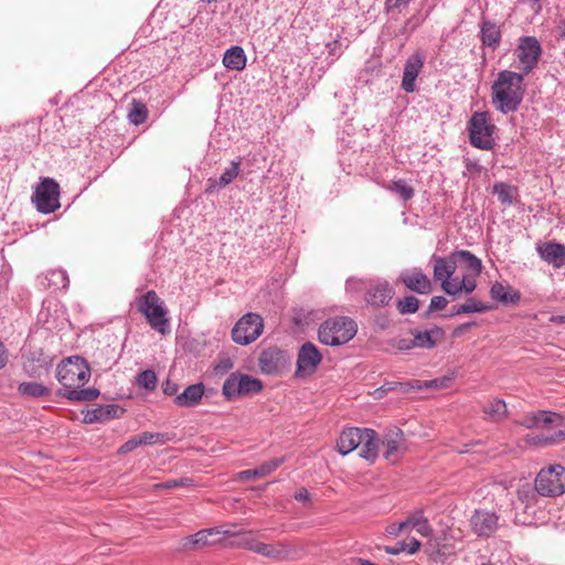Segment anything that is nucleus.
<instances>
[{
  "mask_svg": "<svg viewBox=\"0 0 565 565\" xmlns=\"http://www.w3.org/2000/svg\"><path fill=\"white\" fill-rule=\"evenodd\" d=\"M531 2V9L539 13L542 10V1L543 0H529Z\"/></svg>",
  "mask_w": 565,
  "mask_h": 565,
  "instance_id": "338daca9",
  "label": "nucleus"
},
{
  "mask_svg": "<svg viewBox=\"0 0 565 565\" xmlns=\"http://www.w3.org/2000/svg\"><path fill=\"white\" fill-rule=\"evenodd\" d=\"M473 531L480 536H490L498 527V516L489 511H476L471 518Z\"/></svg>",
  "mask_w": 565,
  "mask_h": 565,
  "instance_id": "4be33fe9",
  "label": "nucleus"
},
{
  "mask_svg": "<svg viewBox=\"0 0 565 565\" xmlns=\"http://www.w3.org/2000/svg\"><path fill=\"white\" fill-rule=\"evenodd\" d=\"M258 361L263 373L274 374L285 366L287 355L285 351L278 348H268L262 351Z\"/></svg>",
  "mask_w": 565,
  "mask_h": 565,
  "instance_id": "f3484780",
  "label": "nucleus"
},
{
  "mask_svg": "<svg viewBox=\"0 0 565 565\" xmlns=\"http://www.w3.org/2000/svg\"><path fill=\"white\" fill-rule=\"evenodd\" d=\"M402 439L403 431L399 428L394 427L386 433L382 441V445L385 447L383 452L385 459L396 460Z\"/></svg>",
  "mask_w": 565,
  "mask_h": 565,
  "instance_id": "cd10ccee",
  "label": "nucleus"
},
{
  "mask_svg": "<svg viewBox=\"0 0 565 565\" xmlns=\"http://www.w3.org/2000/svg\"><path fill=\"white\" fill-rule=\"evenodd\" d=\"M263 329V318L258 313L248 312L233 327L232 339L237 344L247 345L260 337Z\"/></svg>",
  "mask_w": 565,
  "mask_h": 565,
  "instance_id": "1a4fd4ad",
  "label": "nucleus"
},
{
  "mask_svg": "<svg viewBox=\"0 0 565 565\" xmlns=\"http://www.w3.org/2000/svg\"><path fill=\"white\" fill-rule=\"evenodd\" d=\"M205 387L202 383L189 385L181 394L174 397V403L180 407H194L202 399Z\"/></svg>",
  "mask_w": 565,
  "mask_h": 565,
  "instance_id": "393cba45",
  "label": "nucleus"
},
{
  "mask_svg": "<svg viewBox=\"0 0 565 565\" xmlns=\"http://www.w3.org/2000/svg\"><path fill=\"white\" fill-rule=\"evenodd\" d=\"M221 533L226 536H234L235 540L232 542V545L236 547H242L254 552L255 545L258 544V541L255 537H253L250 533L247 532L236 533L232 530H222Z\"/></svg>",
  "mask_w": 565,
  "mask_h": 565,
  "instance_id": "f704fd0d",
  "label": "nucleus"
},
{
  "mask_svg": "<svg viewBox=\"0 0 565 565\" xmlns=\"http://www.w3.org/2000/svg\"><path fill=\"white\" fill-rule=\"evenodd\" d=\"M60 185L51 179L44 178L36 186L32 201L39 212L49 214L60 207Z\"/></svg>",
  "mask_w": 565,
  "mask_h": 565,
  "instance_id": "9d476101",
  "label": "nucleus"
},
{
  "mask_svg": "<svg viewBox=\"0 0 565 565\" xmlns=\"http://www.w3.org/2000/svg\"><path fill=\"white\" fill-rule=\"evenodd\" d=\"M295 499L299 502H309L311 498L308 490L306 488H301L295 493Z\"/></svg>",
  "mask_w": 565,
  "mask_h": 565,
  "instance_id": "0e129e2a",
  "label": "nucleus"
},
{
  "mask_svg": "<svg viewBox=\"0 0 565 565\" xmlns=\"http://www.w3.org/2000/svg\"><path fill=\"white\" fill-rule=\"evenodd\" d=\"M541 259L547 264L553 265L554 268H562L565 266V245L548 241L539 242L535 247Z\"/></svg>",
  "mask_w": 565,
  "mask_h": 565,
  "instance_id": "2eb2a0df",
  "label": "nucleus"
},
{
  "mask_svg": "<svg viewBox=\"0 0 565 565\" xmlns=\"http://www.w3.org/2000/svg\"><path fill=\"white\" fill-rule=\"evenodd\" d=\"M409 0H386L385 6L387 11L399 9L403 6H406Z\"/></svg>",
  "mask_w": 565,
  "mask_h": 565,
  "instance_id": "680f3d73",
  "label": "nucleus"
},
{
  "mask_svg": "<svg viewBox=\"0 0 565 565\" xmlns=\"http://www.w3.org/2000/svg\"><path fill=\"white\" fill-rule=\"evenodd\" d=\"M495 126L489 120L487 111H476L468 121L470 143L479 149L490 150L494 146Z\"/></svg>",
  "mask_w": 565,
  "mask_h": 565,
  "instance_id": "39448f33",
  "label": "nucleus"
},
{
  "mask_svg": "<svg viewBox=\"0 0 565 565\" xmlns=\"http://www.w3.org/2000/svg\"><path fill=\"white\" fill-rule=\"evenodd\" d=\"M136 307L153 330L161 334L169 332L168 309L154 290L138 297Z\"/></svg>",
  "mask_w": 565,
  "mask_h": 565,
  "instance_id": "7ed1b4c3",
  "label": "nucleus"
},
{
  "mask_svg": "<svg viewBox=\"0 0 565 565\" xmlns=\"http://www.w3.org/2000/svg\"><path fill=\"white\" fill-rule=\"evenodd\" d=\"M484 413L494 420H500L507 413V405L502 399H493L483 408Z\"/></svg>",
  "mask_w": 565,
  "mask_h": 565,
  "instance_id": "ea45409f",
  "label": "nucleus"
},
{
  "mask_svg": "<svg viewBox=\"0 0 565 565\" xmlns=\"http://www.w3.org/2000/svg\"><path fill=\"white\" fill-rule=\"evenodd\" d=\"M179 390V386L177 383L170 381V380H167L163 384H162V391L166 395H169V396H172V395H175L177 392Z\"/></svg>",
  "mask_w": 565,
  "mask_h": 565,
  "instance_id": "13d9d810",
  "label": "nucleus"
},
{
  "mask_svg": "<svg viewBox=\"0 0 565 565\" xmlns=\"http://www.w3.org/2000/svg\"><path fill=\"white\" fill-rule=\"evenodd\" d=\"M162 435L159 433H150L145 431L141 435H138L140 440V445H153L161 439Z\"/></svg>",
  "mask_w": 565,
  "mask_h": 565,
  "instance_id": "3c124183",
  "label": "nucleus"
},
{
  "mask_svg": "<svg viewBox=\"0 0 565 565\" xmlns=\"http://www.w3.org/2000/svg\"><path fill=\"white\" fill-rule=\"evenodd\" d=\"M122 412L117 405L99 406L88 411L85 415L86 423L105 422L118 417V413Z\"/></svg>",
  "mask_w": 565,
  "mask_h": 565,
  "instance_id": "473e14b6",
  "label": "nucleus"
},
{
  "mask_svg": "<svg viewBox=\"0 0 565 565\" xmlns=\"http://www.w3.org/2000/svg\"><path fill=\"white\" fill-rule=\"evenodd\" d=\"M183 484H184L183 480H169L167 482L156 484V488L171 489V488L180 487V486H183Z\"/></svg>",
  "mask_w": 565,
  "mask_h": 565,
  "instance_id": "69168bd1",
  "label": "nucleus"
},
{
  "mask_svg": "<svg viewBox=\"0 0 565 565\" xmlns=\"http://www.w3.org/2000/svg\"><path fill=\"white\" fill-rule=\"evenodd\" d=\"M490 296L492 299L503 305H515L521 300V292L510 285H503L495 281L490 288Z\"/></svg>",
  "mask_w": 565,
  "mask_h": 565,
  "instance_id": "b1692460",
  "label": "nucleus"
},
{
  "mask_svg": "<svg viewBox=\"0 0 565 565\" xmlns=\"http://www.w3.org/2000/svg\"><path fill=\"white\" fill-rule=\"evenodd\" d=\"M412 344L414 348L433 349L444 340L445 331L439 327L429 330H411Z\"/></svg>",
  "mask_w": 565,
  "mask_h": 565,
  "instance_id": "6ab92c4d",
  "label": "nucleus"
},
{
  "mask_svg": "<svg viewBox=\"0 0 565 565\" xmlns=\"http://www.w3.org/2000/svg\"><path fill=\"white\" fill-rule=\"evenodd\" d=\"M542 55V46L535 36H522L515 49V56L518 60V68L521 71L519 74L523 76L533 72Z\"/></svg>",
  "mask_w": 565,
  "mask_h": 565,
  "instance_id": "6e6552de",
  "label": "nucleus"
},
{
  "mask_svg": "<svg viewBox=\"0 0 565 565\" xmlns=\"http://www.w3.org/2000/svg\"><path fill=\"white\" fill-rule=\"evenodd\" d=\"M407 542V553L408 554H415L419 547H420V542L418 540H416L415 537H411L409 540H406Z\"/></svg>",
  "mask_w": 565,
  "mask_h": 565,
  "instance_id": "e2e57ef3",
  "label": "nucleus"
},
{
  "mask_svg": "<svg viewBox=\"0 0 565 565\" xmlns=\"http://www.w3.org/2000/svg\"><path fill=\"white\" fill-rule=\"evenodd\" d=\"M367 434H363V441L361 443L360 457L373 462L379 455L380 440L375 430L365 428Z\"/></svg>",
  "mask_w": 565,
  "mask_h": 565,
  "instance_id": "bb28decb",
  "label": "nucleus"
},
{
  "mask_svg": "<svg viewBox=\"0 0 565 565\" xmlns=\"http://www.w3.org/2000/svg\"><path fill=\"white\" fill-rule=\"evenodd\" d=\"M214 533H221L217 529H204L193 535H189L179 540L175 551L180 553L191 552L202 548L210 544L209 537Z\"/></svg>",
  "mask_w": 565,
  "mask_h": 565,
  "instance_id": "aec40b11",
  "label": "nucleus"
},
{
  "mask_svg": "<svg viewBox=\"0 0 565 565\" xmlns=\"http://www.w3.org/2000/svg\"><path fill=\"white\" fill-rule=\"evenodd\" d=\"M492 193L497 195L498 201L505 206H510L518 198L519 191L515 185L497 182L492 186Z\"/></svg>",
  "mask_w": 565,
  "mask_h": 565,
  "instance_id": "2f4dec72",
  "label": "nucleus"
},
{
  "mask_svg": "<svg viewBox=\"0 0 565 565\" xmlns=\"http://www.w3.org/2000/svg\"><path fill=\"white\" fill-rule=\"evenodd\" d=\"M223 188H225V185L218 184V179L210 178L206 183L205 192L211 194Z\"/></svg>",
  "mask_w": 565,
  "mask_h": 565,
  "instance_id": "052dcab7",
  "label": "nucleus"
},
{
  "mask_svg": "<svg viewBox=\"0 0 565 565\" xmlns=\"http://www.w3.org/2000/svg\"><path fill=\"white\" fill-rule=\"evenodd\" d=\"M523 83V74L501 71L491 87L494 108L502 114L516 111L524 97Z\"/></svg>",
  "mask_w": 565,
  "mask_h": 565,
  "instance_id": "f03ea898",
  "label": "nucleus"
},
{
  "mask_svg": "<svg viewBox=\"0 0 565 565\" xmlns=\"http://www.w3.org/2000/svg\"><path fill=\"white\" fill-rule=\"evenodd\" d=\"M45 279L47 280V287L55 289H66L68 286V276L63 269H54L47 271Z\"/></svg>",
  "mask_w": 565,
  "mask_h": 565,
  "instance_id": "e433bc0d",
  "label": "nucleus"
},
{
  "mask_svg": "<svg viewBox=\"0 0 565 565\" xmlns=\"http://www.w3.org/2000/svg\"><path fill=\"white\" fill-rule=\"evenodd\" d=\"M20 395L30 398L47 397L51 388L38 382H22L18 386Z\"/></svg>",
  "mask_w": 565,
  "mask_h": 565,
  "instance_id": "72a5a7b5",
  "label": "nucleus"
},
{
  "mask_svg": "<svg viewBox=\"0 0 565 565\" xmlns=\"http://www.w3.org/2000/svg\"><path fill=\"white\" fill-rule=\"evenodd\" d=\"M415 530L423 536H430L433 532L431 526L425 516L416 523Z\"/></svg>",
  "mask_w": 565,
  "mask_h": 565,
  "instance_id": "864d4df0",
  "label": "nucleus"
},
{
  "mask_svg": "<svg viewBox=\"0 0 565 565\" xmlns=\"http://www.w3.org/2000/svg\"><path fill=\"white\" fill-rule=\"evenodd\" d=\"M284 462L282 458H274L266 461L254 469H248L239 472V478L243 480H250L253 478H263L275 471Z\"/></svg>",
  "mask_w": 565,
  "mask_h": 565,
  "instance_id": "7c9ffc66",
  "label": "nucleus"
},
{
  "mask_svg": "<svg viewBox=\"0 0 565 565\" xmlns=\"http://www.w3.org/2000/svg\"><path fill=\"white\" fill-rule=\"evenodd\" d=\"M89 377L90 369L79 356H70L56 367V379L64 388L62 395L73 402H89L98 397L97 388H82Z\"/></svg>",
  "mask_w": 565,
  "mask_h": 565,
  "instance_id": "f257e3e1",
  "label": "nucleus"
},
{
  "mask_svg": "<svg viewBox=\"0 0 565 565\" xmlns=\"http://www.w3.org/2000/svg\"><path fill=\"white\" fill-rule=\"evenodd\" d=\"M363 434H367L365 428L350 427L344 429L337 441L338 451L345 456L355 450L363 441Z\"/></svg>",
  "mask_w": 565,
  "mask_h": 565,
  "instance_id": "412c9836",
  "label": "nucleus"
},
{
  "mask_svg": "<svg viewBox=\"0 0 565 565\" xmlns=\"http://www.w3.org/2000/svg\"><path fill=\"white\" fill-rule=\"evenodd\" d=\"M426 56L422 51H415L405 62L401 87L406 93L416 90V78L418 77Z\"/></svg>",
  "mask_w": 565,
  "mask_h": 565,
  "instance_id": "f8f14e48",
  "label": "nucleus"
},
{
  "mask_svg": "<svg viewBox=\"0 0 565 565\" xmlns=\"http://www.w3.org/2000/svg\"><path fill=\"white\" fill-rule=\"evenodd\" d=\"M455 257L457 263L462 262L466 271L463 274H469L471 277H478L481 274L482 270V263L481 260L473 255L469 250H457L455 252Z\"/></svg>",
  "mask_w": 565,
  "mask_h": 565,
  "instance_id": "c756f323",
  "label": "nucleus"
},
{
  "mask_svg": "<svg viewBox=\"0 0 565 565\" xmlns=\"http://www.w3.org/2000/svg\"><path fill=\"white\" fill-rule=\"evenodd\" d=\"M502 33L500 26L490 20H483L480 25V40L483 45L492 51L497 50L501 43Z\"/></svg>",
  "mask_w": 565,
  "mask_h": 565,
  "instance_id": "a878e982",
  "label": "nucleus"
},
{
  "mask_svg": "<svg viewBox=\"0 0 565 565\" xmlns=\"http://www.w3.org/2000/svg\"><path fill=\"white\" fill-rule=\"evenodd\" d=\"M489 306L483 305L481 301L469 298L463 305L457 307V312L472 313V312H484L489 309Z\"/></svg>",
  "mask_w": 565,
  "mask_h": 565,
  "instance_id": "37998d69",
  "label": "nucleus"
},
{
  "mask_svg": "<svg viewBox=\"0 0 565 565\" xmlns=\"http://www.w3.org/2000/svg\"><path fill=\"white\" fill-rule=\"evenodd\" d=\"M424 518L423 511H417L413 515L408 516L405 521H402V523H406V529L412 526L415 529L416 523L419 522Z\"/></svg>",
  "mask_w": 565,
  "mask_h": 565,
  "instance_id": "bf43d9fd",
  "label": "nucleus"
},
{
  "mask_svg": "<svg viewBox=\"0 0 565 565\" xmlns=\"http://www.w3.org/2000/svg\"><path fill=\"white\" fill-rule=\"evenodd\" d=\"M383 188L398 194L404 201L411 200L415 193L414 189L402 179L384 184Z\"/></svg>",
  "mask_w": 565,
  "mask_h": 565,
  "instance_id": "4c0bfd02",
  "label": "nucleus"
},
{
  "mask_svg": "<svg viewBox=\"0 0 565 565\" xmlns=\"http://www.w3.org/2000/svg\"><path fill=\"white\" fill-rule=\"evenodd\" d=\"M246 54L242 46L234 45L227 49L223 56V64L226 68L242 71L246 66Z\"/></svg>",
  "mask_w": 565,
  "mask_h": 565,
  "instance_id": "c85d7f7f",
  "label": "nucleus"
},
{
  "mask_svg": "<svg viewBox=\"0 0 565 565\" xmlns=\"http://www.w3.org/2000/svg\"><path fill=\"white\" fill-rule=\"evenodd\" d=\"M392 347L399 351H408L414 348L412 344V338L398 337L392 340Z\"/></svg>",
  "mask_w": 565,
  "mask_h": 565,
  "instance_id": "de8ad7c7",
  "label": "nucleus"
},
{
  "mask_svg": "<svg viewBox=\"0 0 565 565\" xmlns=\"http://www.w3.org/2000/svg\"><path fill=\"white\" fill-rule=\"evenodd\" d=\"M397 308L402 315L415 313L419 308V300L415 296H407L397 301Z\"/></svg>",
  "mask_w": 565,
  "mask_h": 565,
  "instance_id": "79ce46f5",
  "label": "nucleus"
},
{
  "mask_svg": "<svg viewBox=\"0 0 565 565\" xmlns=\"http://www.w3.org/2000/svg\"><path fill=\"white\" fill-rule=\"evenodd\" d=\"M394 296V289L387 281L372 284L366 289L365 300L373 307H385Z\"/></svg>",
  "mask_w": 565,
  "mask_h": 565,
  "instance_id": "a211bd4d",
  "label": "nucleus"
},
{
  "mask_svg": "<svg viewBox=\"0 0 565 565\" xmlns=\"http://www.w3.org/2000/svg\"><path fill=\"white\" fill-rule=\"evenodd\" d=\"M431 262L434 265L435 280L440 281L444 291H450V277L455 275L457 269L455 253L448 257L433 255Z\"/></svg>",
  "mask_w": 565,
  "mask_h": 565,
  "instance_id": "ddd939ff",
  "label": "nucleus"
},
{
  "mask_svg": "<svg viewBox=\"0 0 565 565\" xmlns=\"http://www.w3.org/2000/svg\"><path fill=\"white\" fill-rule=\"evenodd\" d=\"M558 30H559V36L565 39V20H562L559 25H558Z\"/></svg>",
  "mask_w": 565,
  "mask_h": 565,
  "instance_id": "774afa93",
  "label": "nucleus"
},
{
  "mask_svg": "<svg viewBox=\"0 0 565 565\" xmlns=\"http://www.w3.org/2000/svg\"><path fill=\"white\" fill-rule=\"evenodd\" d=\"M148 110L145 104L134 100L128 113V119L134 125H141L147 120Z\"/></svg>",
  "mask_w": 565,
  "mask_h": 565,
  "instance_id": "58836bf2",
  "label": "nucleus"
},
{
  "mask_svg": "<svg viewBox=\"0 0 565 565\" xmlns=\"http://www.w3.org/2000/svg\"><path fill=\"white\" fill-rule=\"evenodd\" d=\"M394 384L398 387L397 390L402 393H408L411 391H420L423 390V383L420 380H412L407 382H394Z\"/></svg>",
  "mask_w": 565,
  "mask_h": 565,
  "instance_id": "49530a36",
  "label": "nucleus"
},
{
  "mask_svg": "<svg viewBox=\"0 0 565 565\" xmlns=\"http://www.w3.org/2000/svg\"><path fill=\"white\" fill-rule=\"evenodd\" d=\"M461 284V276H451L450 277V291H445L447 295L451 296L452 298H457L459 296L458 287H460Z\"/></svg>",
  "mask_w": 565,
  "mask_h": 565,
  "instance_id": "5fc2aeb1",
  "label": "nucleus"
},
{
  "mask_svg": "<svg viewBox=\"0 0 565 565\" xmlns=\"http://www.w3.org/2000/svg\"><path fill=\"white\" fill-rule=\"evenodd\" d=\"M358 326L349 317H334L321 323L318 337L326 345H341L349 342L356 333Z\"/></svg>",
  "mask_w": 565,
  "mask_h": 565,
  "instance_id": "20e7f679",
  "label": "nucleus"
},
{
  "mask_svg": "<svg viewBox=\"0 0 565 565\" xmlns=\"http://www.w3.org/2000/svg\"><path fill=\"white\" fill-rule=\"evenodd\" d=\"M406 548H407L406 541L398 542L395 546H385L384 547L385 552L391 555H397L403 552L407 553Z\"/></svg>",
  "mask_w": 565,
  "mask_h": 565,
  "instance_id": "6e6d98bb",
  "label": "nucleus"
},
{
  "mask_svg": "<svg viewBox=\"0 0 565 565\" xmlns=\"http://www.w3.org/2000/svg\"><path fill=\"white\" fill-rule=\"evenodd\" d=\"M447 305H448V300L444 296L433 297L430 299L429 308H428L426 316H428L433 311L441 310V309L446 308Z\"/></svg>",
  "mask_w": 565,
  "mask_h": 565,
  "instance_id": "09e8293b",
  "label": "nucleus"
},
{
  "mask_svg": "<svg viewBox=\"0 0 565 565\" xmlns=\"http://www.w3.org/2000/svg\"><path fill=\"white\" fill-rule=\"evenodd\" d=\"M233 369V362L230 358H222L215 365L214 371L217 375H223Z\"/></svg>",
  "mask_w": 565,
  "mask_h": 565,
  "instance_id": "603ef678",
  "label": "nucleus"
},
{
  "mask_svg": "<svg viewBox=\"0 0 565 565\" xmlns=\"http://www.w3.org/2000/svg\"><path fill=\"white\" fill-rule=\"evenodd\" d=\"M399 280L406 288L420 295H428L433 290L431 281L420 268L414 267L403 270Z\"/></svg>",
  "mask_w": 565,
  "mask_h": 565,
  "instance_id": "4468645a",
  "label": "nucleus"
},
{
  "mask_svg": "<svg viewBox=\"0 0 565 565\" xmlns=\"http://www.w3.org/2000/svg\"><path fill=\"white\" fill-rule=\"evenodd\" d=\"M254 553L275 562L295 561L300 557L298 548L285 541H278L271 544L258 542L254 547Z\"/></svg>",
  "mask_w": 565,
  "mask_h": 565,
  "instance_id": "9b49d317",
  "label": "nucleus"
},
{
  "mask_svg": "<svg viewBox=\"0 0 565 565\" xmlns=\"http://www.w3.org/2000/svg\"><path fill=\"white\" fill-rule=\"evenodd\" d=\"M242 158L237 157L231 161V164L224 169L223 173L218 178V184L227 186L232 183L241 172Z\"/></svg>",
  "mask_w": 565,
  "mask_h": 565,
  "instance_id": "c9c22d12",
  "label": "nucleus"
},
{
  "mask_svg": "<svg viewBox=\"0 0 565 565\" xmlns=\"http://www.w3.org/2000/svg\"><path fill=\"white\" fill-rule=\"evenodd\" d=\"M535 490L543 497H558L565 492V468L553 465L543 468L535 478Z\"/></svg>",
  "mask_w": 565,
  "mask_h": 565,
  "instance_id": "423d86ee",
  "label": "nucleus"
},
{
  "mask_svg": "<svg viewBox=\"0 0 565 565\" xmlns=\"http://www.w3.org/2000/svg\"><path fill=\"white\" fill-rule=\"evenodd\" d=\"M136 384L147 391H153L157 387L158 379L152 370H145L136 377Z\"/></svg>",
  "mask_w": 565,
  "mask_h": 565,
  "instance_id": "a19ab883",
  "label": "nucleus"
},
{
  "mask_svg": "<svg viewBox=\"0 0 565 565\" xmlns=\"http://www.w3.org/2000/svg\"><path fill=\"white\" fill-rule=\"evenodd\" d=\"M406 529V523H392L386 527L388 535L397 536Z\"/></svg>",
  "mask_w": 565,
  "mask_h": 565,
  "instance_id": "4d7b16f0",
  "label": "nucleus"
},
{
  "mask_svg": "<svg viewBox=\"0 0 565 565\" xmlns=\"http://www.w3.org/2000/svg\"><path fill=\"white\" fill-rule=\"evenodd\" d=\"M561 420V416L557 413L539 411L525 415L520 424L526 428H545Z\"/></svg>",
  "mask_w": 565,
  "mask_h": 565,
  "instance_id": "5701e85b",
  "label": "nucleus"
},
{
  "mask_svg": "<svg viewBox=\"0 0 565 565\" xmlns=\"http://www.w3.org/2000/svg\"><path fill=\"white\" fill-rule=\"evenodd\" d=\"M321 353L317 347L311 342L302 344L298 352L297 358V373L311 374L316 371L318 364L321 362Z\"/></svg>",
  "mask_w": 565,
  "mask_h": 565,
  "instance_id": "dca6fc26",
  "label": "nucleus"
},
{
  "mask_svg": "<svg viewBox=\"0 0 565 565\" xmlns=\"http://www.w3.org/2000/svg\"><path fill=\"white\" fill-rule=\"evenodd\" d=\"M139 446H141V445H140V440L138 438V435L137 436H132L125 444H122L120 446V448L118 449V454H120V455L128 454V452L135 450Z\"/></svg>",
  "mask_w": 565,
  "mask_h": 565,
  "instance_id": "8fccbe9b",
  "label": "nucleus"
},
{
  "mask_svg": "<svg viewBox=\"0 0 565 565\" xmlns=\"http://www.w3.org/2000/svg\"><path fill=\"white\" fill-rule=\"evenodd\" d=\"M262 388L263 384L258 379L248 374L234 372L225 380L222 393L226 399L232 401L237 397L256 394L260 392Z\"/></svg>",
  "mask_w": 565,
  "mask_h": 565,
  "instance_id": "0eeeda50",
  "label": "nucleus"
},
{
  "mask_svg": "<svg viewBox=\"0 0 565 565\" xmlns=\"http://www.w3.org/2000/svg\"><path fill=\"white\" fill-rule=\"evenodd\" d=\"M477 287L476 277H471L469 274L461 275V284L457 290H459V295L465 292L467 295L471 294Z\"/></svg>",
  "mask_w": 565,
  "mask_h": 565,
  "instance_id": "a18cd8bd",
  "label": "nucleus"
},
{
  "mask_svg": "<svg viewBox=\"0 0 565 565\" xmlns=\"http://www.w3.org/2000/svg\"><path fill=\"white\" fill-rule=\"evenodd\" d=\"M452 376H443L430 381H422L423 390H440L448 388L452 382Z\"/></svg>",
  "mask_w": 565,
  "mask_h": 565,
  "instance_id": "c03bdc74",
  "label": "nucleus"
}]
</instances>
